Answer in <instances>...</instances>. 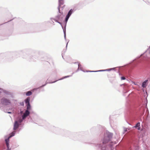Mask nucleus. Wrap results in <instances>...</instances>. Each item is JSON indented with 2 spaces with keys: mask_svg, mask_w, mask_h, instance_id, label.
<instances>
[{
  "mask_svg": "<svg viewBox=\"0 0 150 150\" xmlns=\"http://www.w3.org/2000/svg\"><path fill=\"white\" fill-rule=\"evenodd\" d=\"M125 77L124 76H122L121 77V79L122 80H125Z\"/></svg>",
  "mask_w": 150,
  "mask_h": 150,
  "instance_id": "obj_14",
  "label": "nucleus"
},
{
  "mask_svg": "<svg viewBox=\"0 0 150 150\" xmlns=\"http://www.w3.org/2000/svg\"><path fill=\"white\" fill-rule=\"evenodd\" d=\"M8 113H11V112H8Z\"/></svg>",
  "mask_w": 150,
  "mask_h": 150,
  "instance_id": "obj_19",
  "label": "nucleus"
},
{
  "mask_svg": "<svg viewBox=\"0 0 150 150\" xmlns=\"http://www.w3.org/2000/svg\"><path fill=\"white\" fill-rule=\"evenodd\" d=\"M103 70H100L99 71H103Z\"/></svg>",
  "mask_w": 150,
  "mask_h": 150,
  "instance_id": "obj_20",
  "label": "nucleus"
},
{
  "mask_svg": "<svg viewBox=\"0 0 150 150\" xmlns=\"http://www.w3.org/2000/svg\"><path fill=\"white\" fill-rule=\"evenodd\" d=\"M32 92L30 91H28L26 92V95L27 96H29L31 95L32 94Z\"/></svg>",
  "mask_w": 150,
  "mask_h": 150,
  "instance_id": "obj_10",
  "label": "nucleus"
},
{
  "mask_svg": "<svg viewBox=\"0 0 150 150\" xmlns=\"http://www.w3.org/2000/svg\"><path fill=\"white\" fill-rule=\"evenodd\" d=\"M30 100V98L29 97H28L25 100V103L27 104H30L29 101Z\"/></svg>",
  "mask_w": 150,
  "mask_h": 150,
  "instance_id": "obj_8",
  "label": "nucleus"
},
{
  "mask_svg": "<svg viewBox=\"0 0 150 150\" xmlns=\"http://www.w3.org/2000/svg\"><path fill=\"white\" fill-rule=\"evenodd\" d=\"M7 148L8 149H7V150H10V149H9V147L8 148V147H7Z\"/></svg>",
  "mask_w": 150,
  "mask_h": 150,
  "instance_id": "obj_15",
  "label": "nucleus"
},
{
  "mask_svg": "<svg viewBox=\"0 0 150 150\" xmlns=\"http://www.w3.org/2000/svg\"><path fill=\"white\" fill-rule=\"evenodd\" d=\"M58 8H59V11H60V9H59L60 8L59 7Z\"/></svg>",
  "mask_w": 150,
  "mask_h": 150,
  "instance_id": "obj_18",
  "label": "nucleus"
},
{
  "mask_svg": "<svg viewBox=\"0 0 150 150\" xmlns=\"http://www.w3.org/2000/svg\"><path fill=\"white\" fill-rule=\"evenodd\" d=\"M31 107L30 104H27V109L28 110L30 109Z\"/></svg>",
  "mask_w": 150,
  "mask_h": 150,
  "instance_id": "obj_11",
  "label": "nucleus"
},
{
  "mask_svg": "<svg viewBox=\"0 0 150 150\" xmlns=\"http://www.w3.org/2000/svg\"><path fill=\"white\" fill-rule=\"evenodd\" d=\"M29 112L28 110H26L24 114L22 116L23 119H25L29 114Z\"/></svg>",
  "mask_w": 150,
  "mask_h": 150,
  "instance_id": "obj_7",
  "label": "nucleus"
},
{
  "mask_svg": "<svg viewBox=\"0 0 150 150\" xmlns=\"http://www.w3.org/2000/svg\"><path fill=\"white\" fill-rule=\"evenodd\" d=\"M146 82H145L143 83L142 84V86L143 87L145 88L146 87Z\"/></svg>",
  "mask_w": 150,
  "mask_h": 150,
  "instance_id": "obj_12",
  "label": "nucleus"
},
{
  "mask_svg": "<svg viewBox=\"0 0 150 150\" xmlns=\"http://www.w3.org/2000/svg\"><path fill=\"white\" fill-rule=\"evenodd\" d=\"M112 134L109 132L105 134L103 139V143L106 144L109 142L112 138Z\"/></svg>",
  "mask_w": 150,
  "mask_h": 150,
  "instance_id": "obj_1",
  "label": "nucleus"
},
{
  "mask_svg": "<svg viewBox=\"0 0 150 150\" xmlns=\"http://www.w3.org/2000/svg\"><path fill=\"white\" fill-rule=\"evenodd\" d=\"M140 123L138 122L136 124V125L135 126V127L136 128L138 127V128H137V129L138 130H139L140 129Z\"/></svg>",
  "mask_w": 150,
  "mask_h": 150,
  "instance_id": "obj_9",
  "label": "nucleus"
},
{
  "mask_svg": "<svg viewBox=\"0 0 150 150\" xmlns=\"http://www.w3.org/2000/svg\"><path fill=\"white\" fill-rule=\"evenodd\" d=\"M73 11L72 9H71L68 12L67 15L66 16V17L65 19V21L66 22H67V21L69 18L71 14H72Z\"/></svg>",
  "mask_w": 150,
  "mask_h": 150,
  "instance_id": "obj_5",
  "label": "nucleus"
},
{
  "mask_svg": "<svg viewBox=\"0 0 150 150\" xmlns=\"http://www.w3.org/2000/svg\"><path fill=\"white\" fill-rule=\"evenodd\" d=\"M111 74L110 73L108 74L107 76L109 81L110 82H112L114 80L115 78V75H113V76H111Z\"/></svg>",
  "mask_w": 150,
  "mask_h": 150,
  "instance_id": "obj_4",
  "label": "nucleus"
},
{
  "mask_svg": "<svg viewBox=\"0 0 150 150\" xmlns=\"http://www.w3.org/2000/svg\"><path fill=\"white\" fill-rule=\"evenodd\" d=\"M63 1V0H59V1Z\"/></svg>",
  "mask_w": 150,
  "mask_h": 150,
  "instance_id": "obj_17",
  "label": "nucleus"
},
{
  "mask_svg": "<svg viewBox=\"0 0 150 150\" xmlns=\"http://www.w3.org/2000/svg\"><path fill=\"white\" fill-rule=\"evenodd\" d=\"M59 1V4L60 5H62L63 4L64 2L63 1Z\"/></svg>",
  "mask_w": 150,
  "mask_h": 150,
  "instance_id": "obj_13",
  "label": "nucleus"
},
{
  "mask_svg": "<svg viewBox=\"0 0 150 150\" xmlns=\"http://www.w3.org/2000/svg\"><path fill=\"white\" fill-rule=\"evenodd\" d=\"M19 126V125L18 121H16L14 125L13 129L14 130H16L18 128Z\"/></svg>",
  "mask_w": 150,
  "mask_h": 150,
  "instance_id": "obj_6",
  "label": "nucleus"
},
{
  "mask_svg": "<svg viewBox=\"0 0 150 150\" xmlns=\"http://www.w3.org/2000/svg\"><path fill=\"white\" fill-rule=\"evenodd\" d=\"M15 134V132H13L11 134V135L7 139L5 140L7 146V147L8 148L9 147V139L11 137L14 136Z\"/></svg>",
  "mask_w": 150,
  "mask_h": 150,
  "instance_id": "obj_3",
  "label": "nucleus"
},
{
  "mask_svg": "<svg viewBox=\"0 0 150 150\" xmlns=\"http://www.w3.org/2000/svg\"><path fill=\"white\" fill-rule=\"evenodd\" d=\"M1 103L4 105H7L11 103V102L8 99L5 98H2L1 100Z\"/></svg>",
  "mask_w": 150,
  "mask_h": 150,
  "instance_id": "obj_2",
  "label": "nucleus"
},
{
  "mask_svg": "<svg viewBox=\"0 0 150 150\" xmlns=\"http://www.w3.org/2000/svg\"><path fill=\"white\" fill-rule=\"evenodd\" d=\"M21 122H22V120H21L20 121V122L21 123Z\"/></svg>",
  "mask_w": 150,
  "mask_h": 150,
  "instance_id": "obj_16",
  "label": "nucleus"
}]
</instances>
